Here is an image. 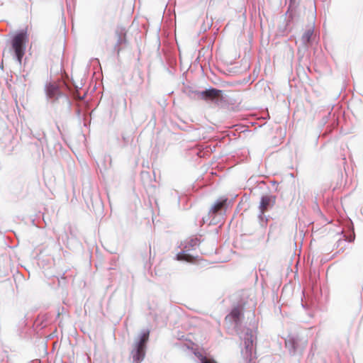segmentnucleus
Instances as JSON below:
<instances>
[{
    "instance_id": "nucleus-13",
    "label": "nucleus",
    "mask_w": 363,
    "mask_h": 363,
    "mask_svg": "<svg viewBox=\"0 0 363 363\" xmlns=\"http://www.w3.org/2000/svg\"><path fill=\"white\" fill-rule=\"evenodd\" d=\"M277 228L276 225H270L269 226V231L268 234V238L270 236V234L272 233L273 230H275Z\"/></svg>"
},
{
    "instance_id": "nucleus-8",
    "label": "nucleus",
    "mask_w": 363,
    "mask_h": 363,
    "mask_svg": "<svg viewBox=\"0 0 363 363\" xmlns=\"http://www.w3.org/2000/svg\"><path fill=\"white\" fill-rule=\"evenodd\" d=\"M116 33L118 36V44L121 45L126 43V30L124 28L118 27L116 30Z\"/></svg>"
},
{
    "instance_id": "nucleus-6",
    "label": "nucleus",
    "mask_w": 363,
    "mask_h": 363,
    "mask_svg": "<svg viewBox=\"0 0 363 363\" xmlns=\"http://www.w3.org/2000/svg\"><path fill=\"white\" fill-rule=\"evenodd\" d=\"M226 204L227 199H223L222 201L216 203L211 208L210 213H212L213 214L218 213L225 207Z\"/></svg>"
},
{
    "instance_id": "nucleus-3",
    "label": "nucleus",
    "mask_w": 363,
    "mask_h": 363,
    "mask_svg": "<svg viewBox=\"0 0 363 363\" xmlns=\"http://www.w3.org/2000/svg\"><path fill=\"white\" fill-rule=\"evenodd\" d=\"M244 306V304L235 306L230 313L225 316V322L234 323L235 325H238L243 316Z\"/></svg>"
},
{
    "instance_id": "nucleus-11",
    "label": "nucleus",
    "mask_w": 363,
    "mask_h": 363,
    "mask_svg": "<svg viewBox=\"0 0 363 363\" xmlns=\"http://www.w3.org/2000/svg\"><path fill=\"white\" fill-rule=\"evenodd\" d=\"M245 349H246L247 355V357H251L252 347H253V344H252V338L250 337V338L246 340L245 341Z\"/></svg>"
},
{
    "instance_id": "nucleus-2",
    "label": "nucleus",
    "mask_w": 363,
    "mask_h": 363,
    "mask_svg": "<svg viewBox=\"0 0 363 363\" xmlns=\"http://www.w3.org/2000/svg\"><path fill=\"white\" fill-rule=\"evenodd\" d=\"M27 41L28 38L26 33L17 34L13 40L12 46L19 63H21L22 58L25 54V45Z\"/></svg>"
},
{
    "instance_id": "nucleus-5",
    "label": "nucleus",
    "mask_w": 363,
    "mask_h": 363,
    "mask_svg": "<svg viewBox=\"0 0 363 363\" xmlns=\"http://www.w3.org/2000/svg\"><path fill=\"white\" fill-rule=\"evenodd\" d=\"M201 94L204 99L214 100L222 97V91L211 88L202 91Z\"/></svg>"
},
{
    "instance_id": "nucleus-12",
    "label": "nucleus",
    "mask_w": 363,
    "mask_h": 363,
    "mask_svg": "<svg viewBox=\"0 0 363 363\" xmlns=\"http://www.w3.org/2000/svg\"><path fill=\"white\" fill-rule=\"evenodd\" d=\"M200 359L201 363H217L214 359L203 356H201Z\"/></svg>"
},
{
    "instance_id": "nucleus-10",
    "label": "nucleus",
    "mask_w": 363,
    "mask_h": 363,
    "mask_svg": "<svg viewBox=\"0 0 363 363\" xmlns=\"http://www.w3.org/2000/svg\"><path fill=\"white\" fill-rule=\"evenodd\" d=\"M177 259L180 261H186L187 262L193 263L196 261V258L189 254H186L185 252H180L177 256Z\"/></svg>"
},
{
    "instance_id": "nucleus-9",
    "label": "nucleus",
    "mask_w": 363,
    "mask_h": 363,
    "mask_svg": "<svg viewBox=\"0 0 363 363\" xmlns=\"http://www.w3.org/2000/svg\"><path fill=\"white\" fill-rule=\"evenodd\" d=\"M46 91L50 98H55L59 94V89L55 84H49L47 86Z\"/></svg>"
},
{
    "instance_id": "nucleus-4",
    "label": "nucleus",
    "mask_w": 363,
    "mask_h": 363,
    "mask_svg": "<svg viewBox=\"0 0 363 363\" xmlns=\"http://www.w3.org/2000/svg\"><path fill=\"white\" fill-rule=\"evenodd\" d=\"M275 203V198L270 196H262L259 203V211L261 215H263Z\"/></svg>"
},
{
    "instance_id": "nucleus-14",
    "label": "nucleus",
    "mask_w": 363,
    "mask_h": 363,
    "mask_svg": "<svg viewBox=\"0 0 363 363\" xmlns=\"http://www.w3.org/2000/svg\"><path fill=\"white\" fill-rule=\"evenodd\" d=\"M191 242H194V245H196V241H194V240H191Z\"/></svg>"
},
{
    "instance_id": "nucleus-7",
    "label": "nucleus",
    "mask_w": 363,
    "mask_h": 363,
    "mask_svg": "<svg viewBox=\"0 0 363 363\" xmlns=\"http://www.w3.org/2000/svg\"><path fill=\"white\" fill-rule=\"evenodd\" d=\"M313 35V28L307 29L301 37V43L304 46H306L311 43V38Z\"/></svg>"
},
{
    "instance_id": "nucleus-1",
    "label": "nucleus",
    "mask_w": 363,
    "mask_h": 363,
    "mask_svg": "<svg viewBox=\"0 0 363 363\" xmlns=\"http://www.w3.org/2000/svg\"><path fill=\"white\" fill-rule=\"evenodd\" d=\"M150 332L147 330L141 334L140 339L134 345L131 352L133 362L140 363L145 358L146 344L149 340Z\"/></svg>"
}]
</instances>
